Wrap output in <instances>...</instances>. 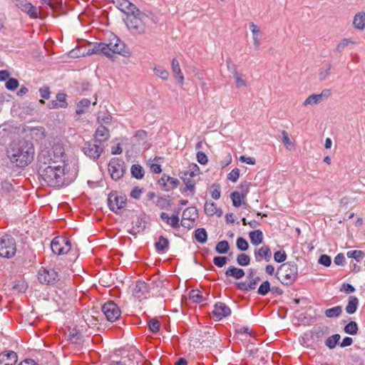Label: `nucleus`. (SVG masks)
Returning a JSON list of instances; mask_svg holds the SVG:
<instances>
[{
  "label": "nucleus",
  "instance_id": "obj_18",
  "mask_svg": "<svg viewBox=\"0 0 365 365\" xmlns=\"http://www.w3.org/2000/svg\"><path fill=\"white\" fill-rule=\"evenodd\" d=\"M160 218L173 228H178L180 227L178 212L174 213L171 217L165 212H162L160 214Z\"/></svg>",
  "mask_w": 365,
  "mask_h": 365
},
{
  "label": "nucleus",
  "instance_id": "obj_7",
  "mask_svg": "<svg viewBox=\"0 0 365 365\" xmlns=\"http://www.w3.org/2000/svg\"><path fill=\"white\" fill-rule=\"evenodd\" d=\"M38 279L44 284H53L59 280L58 273L51 267H41L38 272Z\"/></svg>",
  "mask_w": 365,
  "mask_h": 365
},
{
  "label": "nucleus",
  "instance_id": "obj_51",
  "mask_svg": "<svg viewBox=\"0 0 365 365\" xmlns=\"http://www.w3.org/2000/svg\"><path fill=\"white\" fill-rule=\"evenodd\" d=\"M346 255L349 258H354L357 261H360L364 256V253L361 250L349 251Z\"/></svg>",
  "mask_w": 365,
  "mask_h": 365
},
{
  "label": "nucleus",
  "instance_id": "obj_3",
  "mask_svg": "<svg viewBox=\"0 0 365 365\" xmlns=\"http://www.w3.org/2000/svg\"><path fill=\"white\" fill-rule=\"evenodd\" d=\"M125 47L124 43L118 36L111 34L108 43H96L91 48L88 49L87 54L102 53L108 58H111L113 56L110 53L111 51L113 53H118L125 56L127 53L125 51Z\"/></svg>",
  "mask_w": 365,
  "mask_h": 365
},
{
  "label": "nucleus",
  "instance_id": "obj_9",
  "mask_svg": "<svg viewBox=\"0 0 365 365\" xmlns=\"http://www.w3.org/2000/svg\"><path fill=\"white\" fill-rule=\"evenodd\" d=\"M102 312L109 322H115L119 319L121 312L113 302H107L102 306Z\"/></svg>",
  "mask_w": 365,
  "mask_h": 365
},
{
  "label": "nucleus",
  "instance_id": "obj_48",
  "mask_svg": "<svg viewBox=\"0 0 365 365\" xmlns=\"http://www.w3.org/2000/svg\"><path fill=\"white\" fill-rule=\"evenodd\" d=\"M234 78L237 88H245L247 86L245 80L242 78V75L238 72H234Z\"/></svg>",
  "mask_w": 365,
  "mask_h": 365
},
{
  "label": "nucleus",
  "instance_id": "obj_58",
  "mask_svg": "<svg viewBox=\"0 0 365 365\" xmlns=\"http://www.w3.org/2000/svg\"><path fill=\"white\" fill-rule=\"evenodd\" d=\"M190 297L195 302H200L202 300V294L198 290L192 289L190 292Z\"/></svg>",
  "mask_w": 365,
  "mask_h": 365
},
{
  "label": "nucleus",
  "instance_id": "obj_26",
  "mask_svg": "<svg viewBox=\"0 0 365 365\" xmlns=\"http://www.w3.org/2000/svg\"><path fill=\"white\" fill-rule=\"evenodd\" d=\"M250 242L253 245L257 246L263 241V233L259 230L251 231L249 233Z\"/></svg>",
  "mask_w": 365,
  "mask_h": 365
},
{
  "label": "nucleus",
  "instance_id": "obj_36",
  "mask_svg": "<svg viewBox=\"0 0 365 365\" xmlns=\"http://www.w3.org/2000/svg\"><path fill=\"white\" fill-rule=\"evenodd\" d=\"M340 335L338 334H333L332 336H329L326 341H325V345L330 349H333L335 348L336 344L339 343V341L340 340Z\"/></svg>",
  "mask_w": 365,
  "mask_h": 365
},
{
  "label": "nucleus",
  "instance_id": "obj_34",
  "mask_svg": "<svg viewBox=\"0 0 365 365\" xmlns=\"http://www.w3.org/2000/svg\"><path fill=\"white\" fill-rule=\"evenodd\" d=\"M195 240L200 243H205L207 239V232L204 228H197L195 231Z\"/></svg>",
  "mask_w": 365,
  "mask_h": 365
},
{
  "label": "nucleus",
  "instance_id": "obj_17",
  "mask_svg": "<svg viewBox=\"0 0 365 365\" xmlns=\"http://www.w3.org/2000/svg\"><path fill=\"white\" fill-rule=\"evenodd\" d=\"M148 293V284L143 281L136 282L133 288V295L140 299L142 297H145V294Z\"/></svg>",
  "mask_w": 365,
  "mask_h": 365
},
{
  "label": "nucleus",
  "instance_id": "obj_57",
  "mask_svg": "<svg viewBox=\"0 0 365 365\" xmlns=\"http://www.w3.org/2000/svg\"><path fill=\"white\" fill-rule=\"evenodd\" d=\"M240 169H233L227 175L228 180L233 182H236L240 177Z\"/></svg>",
  "mask_w": 365,
  "mask_h": 365
},
{
  "label": "nucleus",
  "instance_id": "obj_32",
  "mask_svg": "<svg viewBox=\"0 0 365 365\" xmlns=\"http://www.w3.org/2000/svg\"><path fill=\"white\" fill-rule=\"evenodd\" d=\"M322 94H312L309 96L303 103V106H306L308 105H316L320 103L322 100Z\"/></svg>",
  "mask_w": 365,
  "mask_h": 365
},
{
  "label": "nucleus",
  "instance_id": "obj_38",
  "mask_svg": "<svg viewBox=\"0 0 365 365\" xmlns=\"http://www.w3.org/2000/svg\"><path fill=\"white\" fill-rule=\"evenodd\" d=\"M230 197L232 201V205L235 207H240L242 204V200L245 197L243 194H240L239 191H235L231 193Z\"/></svg>",
  "mask_w": 365,
  "mask_h": 365
},
{
  "label": "nucleus",
  "instance_id": "obj_1",
  "mask_svg": "<svg viewBox=\"0 0 365 365\" xmlns=\"http://www.w3.org/2000/svg\"><path fill=\"white\" fill-rule=\"evenodd\" d=\"M64 149L60 145H55L49 150H43L38 160L42 165L39 174L42 180L52 187L68 185L73 176L69 173L65 162Z\"/></svg>",
  "mask_w": 365,
  "mask_h": 365
},
{
  "label": "nucleus",
  "instance_id": "obj_6",
  "mask_svg": "<svg viewBox=\"0 0 365 365\" xmlns=\"http://www.w3.org/2000/svg\"><path fill=\"white\" fill-rule=\"evenodd\" d=\"M16 252L14 238L9 235H4L0 237V257L4 258L13 257Z\"/></svg>",
  "mask_w": 365,
  "mask_h": 365
},
{
  "label": "nucleus",
  "instance_id": "obj_25",
  "mask_svg": "<svg viewBox=\"0 0 365 365\" xmlns=\"http://www.w3.org/2000/svg\"><path fill=\"white\" fill-rule=\"evenodd\" d=\"M359 306V299L355 296H350L348 299V304L345 307L347 314H352L356 312Z\"/></svg>",
  "mask_w": 365,
  "mask_h": 365
},
{
  "label": "nucleus",
  "instance_id": "obj_39",
  "mask_svg": "<svg viewBox=\"0 0 365 365\" xmlns=\"http://www.w3.org/2000/svg\"><path fill=\"white\" fill-rule=\"evenodd\" d=\"M9 138L10 131L4 125H0V146L4 145Z\"/></svg>",
  "mask_w": 365,
  "mask_h": 365
},
{
  "label": "nucleus",
  "instance_id": "obj_56",
  "mask_svg": "<svg viewBox=\"0 0 365 365\" xmlns=\"http://www.w3.org/2000/svg\"><path fill=\"white\" fill-rule=\"evenodd\" d=\"M19 86V81L16 78H9L6 83V88L10 91L16 90Z\"/></svg>",
  "mask_w": 365,
  "mask_h": 365
},
{
  "label": "nucleus",
  "instance_id": "obj_43",
  "mask_svg": "<svg viewBox=\"0 0 365 365\" xmlns=\"http://www.w3.org/2000/svg\"><path fill=\"white\" fill-rule=\"evenodd\" d=\"M237 262L240 266H247L250 263V257L246 254H240L237 257Z\"/></svg>",
  "mask_w": 365,
  "mask_h": 365
},
{
  "label": "nucleus",
  "instance_id": "obj_4",
  "mask_svg": "<svg viewBox=\"0 0 365 365\" xmlns=\"http://www.w3.org/2000/svg\"><path fill=\"white\" fill-rule=\"evenodd\" d=\"M144 19H147L145 15L140 14V16H137L136 13L128 16L126 26L133 34L141 35L145 32Z\"/></svg>",
  "mask_w": 365,
  "mask_h": 365
},
{
  "label": "nucleus",
  "instance_id": "obj_24",
  "mask_svg": "<svg viewBox=\"0 0 365 365\" xmlns=\"http://www.w3.org/2000/svg\"><path fill=\"white\" fill-rule=\"evenodd\" d=\"M95 138L99 143L106 141L109 138V131L103 125H100L96 130Z\"/></svg>",
  "mask_w": 365,
  "mask_h": 365
},
{
  "label": "nucleus",
  "instance_id": "obj_22",
  "mask_svg": "<svg viewBox=\"0 0 365 365\" xmlns=\"http://www.w3.org/2000/svg\"><path fill=\"white\" fill-rule=\"evenodd\" d=\"M205 212L207 215L210 216L216 215L217 216L220 217L222 215V210L217 207V205L212 202H205Z\"/></svg>",
  "mask_w": 365,
  "mask_h": 365
},
{
  "label": "nucleus",
  "instance_id": "obj_52",
  "mask_svg": "<svg viewBox=\"0 0 365 365\" xmlns=\"http://www.w3.org/2000/svg\"><path fill=\"white\" fill-rule=\"evenodd\" d=\"M148 327L152 332L156 333L160 329V323L158 319H152L148 322Z\"/></svg>",
  "mask_w": 365,
  "mask_h": 365
},
{
  "label": "nucleus",
  "instance_id": "obj_46",
  "mask_svg": "<svg viewBox=\"0 0 365 365\" xmlns=\"http://www.w3.org/2000/svg\"><path fill=\"white\" fill-rule=\"evenodd\" d=\"M270 291V284L268 281L262 282L258 288L257 293L259 295L264 296Z\"/></svg>",
  "mask_w": 365,
  "mask_h": 365
},
{
  "label": "nucleus",
  "instance_id": "obj_40",
  "mask_svg": "<svg viewBox=\"0 0 365 365\" xmlns=\"http://www.w3.org/2000/svg\"><path fill=\"white\" fill-rule=\"evenodd\" d=\"M229 249L230 245L226 240L219 242L215 247V251L219 254H225L228 252Z\"/></svg>",
  "mask_w": 365,
  "mask_h": 365
},
{
  "label": "nucleus",
  "instance_id": "obj_54",
  "mask_svg": "<svg viewBox=\"0 0 365 365\" xmlns=\"http://www.w3.org/2000/svg\"><path fill=\"white\" fill-rule=\"evenodd\" d=\"M287 259V254L284 251H277L274 253V259L277 262H283Z\"/></svg>",
  "mask_w": 365,
  "mask_h": 365
},
{
  "label": "nucleus",
  "instance_id": "obj_14",
  "mask_svg": "<svg viewBox=\"0 0 365 365\" xmlns=\"http://www.w3.org/2000/svg\"><path fill=\"white\" fill-rule=\"evenodd\" d=\"M231 310L225 303L217 302L214 306L212 314L216 320H221L222 318L229 316Z\"/></svg>",
  "mask_w": 365,
  "mask_h": 365
},
{
  "label": "nucleus",
  "instance_id": "obj_16",
  "mask_svg": "<svg viewBox=\"0 0 365 365\" xmlns=\"http://www.w3.org/2000/svg\"><path fill=\"white\" fill-rule=\"evenodd\" d=\"M17 354L13 351H6L0 354V365H15Z\"/></svg>",
  "mask_w": 365,
  "mask_h": 365
},
{
  "label": "nucleus",
  "instance_id": "obj_2",
  "mask_svg": "<svg viewBox=\"0 0 365 365\" xmlns=\"http://www.w3.org/2000/svg\"><path fill=\"white\" fill-rule=\"evenodd\" d=\"M6 155L12 167L24 168L34 160L35 148L29 140H15L8 145Z\"/></svg>",
  "mask_w": 365,
  "mask_h": 365
},
{
  "label": "nucleus",
  "instance_id": "obj_63",
  "mask_svg": "<svg viewBox=\"0 0 365 365\" xmlns=\"http://www.w3.org/2000/svg\"><path fill=\"white\" fill-rule=\"evenodd\" d=\"M197 160L201 165H205L207 163V157L205 153L198 151L197 153Z\"/></svg>",
  "mask_w": 365,
  "mask_h": 365
},
{
  "label": "nucleus",
  "instance_id": "obj_30",
  "mask_svg": "<svg viewBox=\"0 0 365 365\" xmlns=\"http://www.w3.org/2000/svg\"><path fill=\"white\" fill-rule=\"evenodd\" d=\"M353 24L355 28L358 29H363L365 28V14L359 13L355 15Z\"/></svg>",
  "mask_w": 365,
  "mask_h": 365
},
{
  "label": "nucleus",
  "instance_id": "obj_61",
  "mask_svg": "<svg viewBox=\"0 0 365 365\" xmlns=\"http://www.w3.org/2000/svg\"><path fill=\"white\" fill-rule=\"evenodd\" d=\"M355 291V288L350 284L343 283L341 288L340 292H345L346 294L352 293Z\"/></svg>",
  "mask_w": 365,
  "mask_h": 365
},
{
  "label": "nucleus",
  "instance_id": "obj_33",
  "mask_svg": "<svg viewBox=\"0 0 365 365\" xmlns=\"http://www.w3.org/2000/svg\"><path fill=\"white\" fill-rule=\"evenodd\" d=\"M342 308L341 306H336L332 308L326 309L324 314L328 318L337 317L341 315Z\"/></svg>",
  "mask_w": 365,
  "mask_h": 365
},
{
  "label": "nucleus",
  "instance_id": "obj_23",
  "mask_svg": "<svg viewBox=\"0 0 365 365\" xmlns=\"http://www.w3.org/2000/svg\"><path fill=\"white\" fill-rule=\"evenodd\" d=\"M225 274L227 277H232L236 279H240L245 276V272L242 269L234 266L229 267Z\"/></svg>",
  "mask_w": 365,
  "mask_h": 365
},
{
  "label": "nucleus",
  "instance_id": "obj_55",
  "mask_svg": "<svg viewBox=\"0 0 365 365\" xmlns=\"http://www.w3.org/2000/svg\"><path fill=\"white\" fill-rule=\"evenodd\" d=\"M66 97L67 96L62 93L56 95V101L59 103L60 108H66L67 106Z\"/></svg>",
  "mask_w": 365,
  "mask_h": 365
},
{
  "label": "nucleus",
  "instance_id": "obj_19",
  "mask_svg": "<svg viewBox=\"0 0 365 365\" xmlns=\"http://www.w3.org/2000/svg\"><path fill=\"white\" fill-rule=\"evenodd\" d=\"M146 220L145 215H141L136 220L133 222V227L132 230L130 232L132 235H136L137 233L143 231L145 229Z\"/></svg>",
  "mask_w": 365,
  "mask_h": 365
},
{
  "label": "nucleus",
  "instance_id": "obj_8",
  "mask_svg": "<svg viewBox=\"0 0 365 365\" xmlns=\"http://www.w3.org/2000/svg\"><path fill=\"white\" fill-rule=\"evenodd\" d=\"M51 248L54 254L65 255L71 249V244L67 238L58 236L51 241Z\"/></svg>",
  "mask_w": 365,
  "mask_h": 365
},
{
  "label": "nucleus",
  "instance_id": "obj_21",
  "mask_svg": "<svg viewBox=\"0 0 365 365\" xmlns=\"http://www.w3.org/2000/svg\"><path fill=\"white\" fill-rule=\"evenodd\" d=\"M197 217V212L196 208L193 207H187L182 212V220L181 221V225L183 227H186L184 220H189L191 221H195V220Z\"/></svg>",
  "mask_w": 365,
  "mask_h": 365
},
{
  "label": "nucleus",
  "instance_id": "obj_37",
  "mask_svg": "<svg viewBox=\"0 0 365 365\" xmlns=\"http://www.w3.org/2000/svg\"><path fill=\"white\" fill-rule=\"evenodd\" d=\"M130 171L133 177L136 179H141L144 176V170L140 165H133Z\"/></svg>",
  "mask_w": 365,
  "mask_h": 365
},
{
  "label": "nucleus",
  "instance_id": "obj_31",
  "mask_svg": "<svg viewBox=\"0 0 365 365\" xmlns=\"http://www.w3.org/2000/svg\"><path fill=\"white\" fill-rule=\"evenodd\" d=\"M153 71L157 76L164 81H167L169 78V72L163 66H155L153 68Z\"/></svg>",
  "mask_w": 365,
  "mask_h": 365
},
{
  "label": "nucleus",
  "instance_id": "obj_59",
  "mask_svg": "<svg viewBox=\"0 0 365 365\" xmlns=\"http://www.w3.org/2000/svg\"><path fill=\"white\" fill-rule=\"evenodd\" d=\"M227 257H215L213 263L218 267H222L227 263Z\"/></svg>",
  "mask_w": 365,
  "mask_h": 365
},
{
  "label": "nucleus",
  "instance_id": "obj_27",
  "mask_svg": "<svg viewBox=\"0 0 365 365\" xmlns=\"http://www.w3.org/2000/svg\"><path fill=\"white\" fill-rule=\"evenodd\" d=\"M120 6H121V10L125 13L128 14V15L139 12V10L137 9V7L128 0H123Z\"/></svg>",
  "mask_w": 365,
  "mask_h": 365
},
{
  "label": "nucleus",
  "instance_id": "obj_5",
  "mask_svg": "<svg viewBox=\"0 0 365 365\" xmlns=\"http://www.w3.org/2000/svg\"><path fill=\"white\" fill-rule=\"evenodd\" d=\"M279 272L282 279V283L291 284L298 276V267L294 262H288L280 265Z\"/></svg>",
  "mask_w": 365,
  "mask_h": 365
},
{
  "label": "nucleus",
  "instance_id": "obj_64",
  "mask_svg": "<svg viewBox=\"0 0 365 365\" xmlns=\"http://www.w3.org/2000/svg\"><path fill=\"white\" fill-rule=\"evenodd\" d=\"M1 190L6 192H11L14 190V187L9 181L5 180L1 182Z\"/></svg>",
  "mask_w": 365,
  "mask_h": 365
},
{
  "label": "nucleus",
  "instance_id": "obj_45",
  "mask_svg": "<svg viewBox=\"0 0 365 365\" xmlns=\"http://www.w3.org/2000/svg\"><path fill=\"white\" fill-rule=\"evenodd\" d=\"M282 140L287 149L291 150L294 148V143L292 142L289 134L285 130L282 132Z\"/></svg>",
  "mask_w": 365,
  "mask_h": 365
},
{
  "label": "nucleus",
  "instance_id": "obj_15",
  "mask_svg": "<svg viewBox=\"0 0 365 365\" xmlns=\"http://www.w3.org/2000/svg\"><path fill=\"white\" fill-rule=\"evenodd\" d=\"M254 256L257 262L264 260L268 262L272 258V252L268 245H263L260 248L255 250Z\"/></svg>",
  "mask_w": 365,
  "mask_h": 365
},
{
  "label": "nucleus",
  "instance_id": "obj_62",
  "mask_svg": "<svg viewBox=\"0 0 365 365\" xmlns=\"http://www.w3.org/2000/svg\"><path fill=\"white\" fill-rule=\"evenodd\" d=\"M325 335V332L322 329H318L315 330L312 336V338L314 340L319 341L322 339V338Z\"/></svg>",
  "mask_w": 365,
  "mask_h": 365
},
{
  "label": "nucleus",
  "instance_id": "obj_13",
  "mask_svg": "<svg viewBox=\"0 0 365 365\" xmlns=\"http://www.w3.org/2000/svg\"><path fill=\"white\" fill-rule=\"evenodd\" d=\"M16 6L21 11L27 14L31 18L37 19L39 16L38 9L27 0H16Z\"/></svg>",
  "mask_w": 365,
  "mask_h": 365
},
{
  "label": "nucleus",
  "instance_id": "obj_47",
  "mask_svg": "<svg viewBox=\"0 0 365 365\" xmlns=\"http://www.w3.org/2000/svg\"><path fill=\"white\" fill-rule=\"evenodd\" d=\"M236 246L241 251H246L249 248L247 241L243 237H238L236 241Z\"/></svg>",
  "mask_w": 365,
  "mask_h": 365
},
{
  "label": "nucleus",
  "instance_id": "obj_49",
  "mask_svg": "<svg viewBox=\"0 0 365 365\" xmlns=\"http://www.w3.org/2000/svg\"><path fill=\"white\" fill-rule=\"evenodd\" d=\"M91 104V101L87 98H83L78 103L76 113L81 115L84 113L83 108L88 107Z\"/></svg>",
  "mask_w": 365,
  "mask_h": 365
},
{
  "label": "nucleus",
  "instance_id": "obj_53",
  "mask_svg": "<svg viewBox=\"0 0 365 365\" xmlns=\"http://www.w3.org/2000/svg\"><path fill=\"white\" fill-rule=\"evenodd\" d=\"M68 337V340L73 344H78L81 340V334L75 330L71 331Z\"/></svg>",
  "mask_w": 365,
  "mask_h": 365
},
{
  "label": "nucleus",
  "instance_id": "obj_60",
  "mask_svg": "<svg viewBox=\"0 0 365 365\" xmlns=\"http://www.w3.org/2000/svg\"><path fill=\"white\" fill-rule=\"evenodd\" d=\"M318 262L325 267H329L331 265V257L327 255H322L320 256Z\"/></svg>",
  "mask_w": 365,
  "mask_h": 365
},
{
  "label": "nucleus",
  "instance_id": "obj_44",
  "mask_svg": "<svg viewBox=\"0 0 365 365\" xmlns=\"http://www.w3.org/2000/svg\"><path fill=\"white\" fill-rule=\"evenodd\" d=\"M183 174H187V177L190 178L197 176L200 174V168L196 164H192Z\"/></svg>",
  "mask_w": 365,
  "mask_h": 365
},
{
  "label": "nucleus",
  "instance_id": "obj_28",
  "mask_svg": "<svg viewBox=\"0 0 365 365\" xmlns=\"http://www.w3.org/2000/svg\"><path fill=\"white\" fill-rule=\"evenodd\" d=\"M155 247L158 252H165L169 247V240L163 236H160L155 243Z\"/></svg>",
  "mask_w": 365,
  "mask_h": 365
},
{
  "label": "nucleus",
  "instance_id": "obj_41",
  "mask_svg": "<svg viewBox=\"0 0 365 365\" xmlns=\"http://www.w3.org/2000/svg\"><path fill=\"white\" fill-rule=\"evenodd\" d=\"M356 42L351 41V39H349V38H344L343 40H341L337 45L336 48V51L338 52V53H341L344 51V50L348 47L349 45L351 44H355Z\"/></svg>",
  "mask_w": 365,
  "mask_h": 365
},
{
  "label": "nucleus",
  "instance_id": "obj_20",
  "mask_svg": "<svg viewBox=\"0 0 365 365\" xmlns=\"http://www.w3.org/2000/svg\"><path fill=\"white\" fill-rule=\"evenodd\" d=\"M171 68L174 78L178 80L180 85L184 83V76L180 67V63L176 58H173L171 61Z\"/></svg>",
  "mask_w": 365,
  "mask_h": 365
},
{
  "label": "nucleus",
  "instance_id": "obj_29",
  "mask_svg": "<svg viewBox=\"0 0 365 365\" xmlns=\"http://www.w3.org/2000/svg\"><path fill=\"white\" fill-rule=\"evenodd\" d=\"M250 27L251 31L252 33V38H253L254 45L256 47H259V46L260 44V38H261V32L259 31V29L254 23H251L250 25Z\"/></svg>",
  "mask_w": 365,
  "mask_h": 365
},
{
  "label": "nucleus",
  "instance_id": "obj_35",
  "mask_svg": "<svg viewBox=\"0 0 365 365\" xmlns=\"http://www.w3.org/2000/svg\"><path fill=\"white\" fill-rule=\"evenodd\" d=\"M181 178L185 184V188L184 189V191L190 190L193 192L195 189V181L192 179V178L187 177V174H183Z\"/></svg>",
  "mask_w": 365,
  "mask_h": 365
},
{
  "label": "nucleus",
  "instance_id": "obj_11",
  "mask_svg": "<svg viewBox=\"0 0 365 365\" xmlns=\"http://www.w3.org/2000/svg\"><path fill=\"white\" fill-rule=\"evenodd\" d=\"M126 204V197L123 195H119L116 192H111L108 197V205L109 208L118 213V211L124 207Z\"/></svg>",
  "mask_w": 365,
  "mask_h": 365
},
{
  "label": "nucleus",
  "instance_id": "obj_10",
  "mask_svg": "<svg viewBox=\"0 0 365 365\" xmlns=\"http://www.w3.org/2000/svg\"><path fill=\"white\" fill-rule=\"evenodd\" d=\"M108 171L112 179H120L125 172L124 162L116 158L111 159L108 164Z\"/></svg>",
  "mask_w": 365,
  "mask_h": 365
},
{
  "label": "nucleus",
  "instance_id": "obj_42",
  "mask_svg": "<svg viewBox=\"0 0 365 365\" xmlns=\"http://www.w3.org/2000/svg\"><path fill=\"white\" fill-rule=\"evenodd\" d=\"M344 330L346 334L354 335L358 331V325L355 322H350L344 327Z\"/></svg>",
  "mask_w": 365,
  "mask_h": 365
},
{
  "label": "nucleus",
  "instance_id": "obj_12",
  "mask_svg": "<svg viewBox=\"0 0 365 365\" xmlns=\"http://www.w3.org/2000/svg\"><path fill=\"white\" fill-rule=\"evenodd\" d=\"M103 150V145H98L95 142H86L83 147V153L93 160L98 159Z\"/></svg>",
  "mask_w": 365,
  "mask_h": 365
},
{
  "label": "nucleus",
  "instance_id": "obj_50",
  "mask_svg": "<svg viewBox=\"0 0 365 365\" xmlns=\"http://www.w3.org/2000/svg\"><path fill=\"white\" fill-rule=\"evenodd\" d=\"M156 205L160 209H168L170 206V200H168L167 198L163 197H160L158 198V200L156 202Z\"/></svg>",
  "mask_w": 365,
  "mask_h": 365
}]
</instances>
